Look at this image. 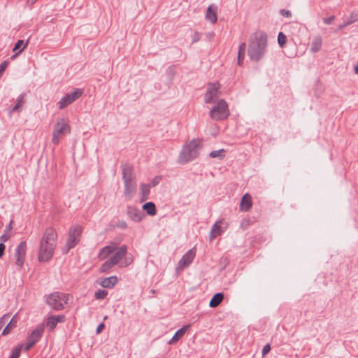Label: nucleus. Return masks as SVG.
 I'll list each match as a JSON object with an SVG mask.
<instances>
[{
  "label": "nucleus",
  "mask_w": 358,
  "mask_h": 358,
  "mask_svg": "<svg viewBox=\"0 0 358 358\" xmlns=\"http://www.w3.org/2000/svg\"><path fill=\"white\" fill-rule=\"evenodd\" d=\"M71 133V127L63 118L59 120L55 125L52 142L54 145H58L60 143L61 137L64 135Z\"/></svg>",
  "instance_id": "obj_7"
},
{
  "label": "nucleus",
  "mask_w": 358,
  "mask_h": 358,
  "mask_svg": "<svg viewBox=\"0 0 358 358\" xmlns=\"http://www.w3.org/2000/svg\"><path fill=\"white\" fill-rule=\"evenodd\" d=\"M127 213L128 217L135 222H141L144 216L141 210L133 206H127Z\"/></svg>",
  "instance_id": "obj_13"
},
{
  "label": "nucleus",
  "mask_w": 358,
  "mask_h": 358,
  "mask_svg": "<svg viewBox=\"0 0 358 358\" xmlns=\"http://www.w3.org/2000/svg\"><path fill=\"white\" fill-rule=\"evenodd\" d=\"M17 318L16 317L15 315H14L11 318V320H10L8 324L3 329L1 334L3 336H6V335L8 334L10 332V331L17 326Z\"/></svg>",
  "instance_id": "obj_28"
},
{
  "label": "nucleus",
  "mask_w": 358,
  "mask_h": 358,
  "mask_svg": "<svg viewBox=\"0 0 358 358\" xmlns=\"http://www.w3.org/2000/svg\"><path fill=\"white\" fill-rule=\"evenodd\" d=\"M350 24L348 23L347 24V21L345 20L342 24H340L339 25V29H343V28H345L348 26H349Z\"/></svg>",
  "instance_id": "obj_52"
},
{
  "label": "nucleus",
  "mask_w": 358,
  "mask_h": 358,
  "mask_svg": "<svg viewBox=\"0 0 358 358\" xmlns=\"http://www.w3.org/2000/svg\"><path fill=\"white\" fill-rule=\"evenodd\" d=\"M36 1H37V0H27V3L30 7H31Z\"/></svg>",
  "instance_id": "obj_51"
},
{
  "label": "nucleus",
  "mask_w": 358,
  "mask_h": 358,
  "mask_svg": "<svg viewBox=\"0 0 358 358\" xmlns=\"http://www.w3.org/2000/svg\"><path fill=\"white\" fill-rule=\"evenodd\" d=\"M347 24L348 23L350 25L355 22L358 21V13L357 12H352L349 17L346 20Z\"/></svg>",
  "instance_id": "obj_34"
},
{
  "label": "nucleus",
  "mask_w": 358,
  "mask_h": 358,
  "mask_svg": "<svg viewBox=\"0 0 358 358\" xmlns=\"http://www.w3.org/2000/svg\"><path fill=\"white\" fill-rule=\"evenodd\" d=\"M322 41L320 36H315L310 45V50L313 52H317L322 48Z\"/></svg>",
  "instance_id": "obj_25"
},
{
  "label": "nucleus",
  "mask_w": 358,
  "mask_h": 358,
  "mask_svg": "<svg viewBox=\"0 0 358 358\" xmlns=\"http://www.w3.org/2000/svg\"><path fill=\"white\" fill-rule=\"evenodd\" d=\"M190 327V324L184 325L182 327H181L180 329H178L173 335L172 338L168 342L169 344H171L174 342L178 341L179 339H180L187 332V331Z\"/></svg>",
  "instance_id": "obj_22"
},
{
  "label": "nucleus",
  "mask_w": 358,
  "mask_h": 358,
  "mask_svg": "<svg viewBox=\"0 0 358 358\" xmlns=\"http://www.w3.org/2000/svg\"><path fill=\"white\" fill-rule=\"evenodd\" d=\"M10 234L4 232L3 234L0 236V243H3L4 244L5 242L10 239Z\"/></svg>",
  "instance_id": "obj_36"
},
{
  "label": "nucleus",
  "mask_w": 358,
  "mask_h": 358,
  "mask_svg": "<svg viewBox=\"0 0 358 358\" xmlns=\"http://www.w3.org/2000/svg\"><path fill=\"white\" fill-rule=\"evenodd\" d=\"M8 65V61H3L0 64V73H3Z\"/></svg>",
  "instance_id": "obj_44"
},
{
  "label": "nucleus",
  "mask_w": 358,
  "mask_h": 358,
  "mask_svg": "<svg viewBox=\"0 0 358 358\" xmlns=\"http://www.w3.org/2000/svg\"><path fill=\"white\" fill-rule=\"evenodd\" d=\"M13 220H11L9 222V224L6 226L5 230H4V232L7 233V234H10L12 229H13Z\"/></svg>",
  "instance_id": "obj_46"
},
{
  "label": "nucleus",
  "mask_w": 358,
  "mask_h": 358,
  "mask_svg": "<svg viewBox=\"0 0 358 358\" xmlns=\"http://www.w3.org/2000/svg\"><path fill=\"white\" fill-rule=\"evenodd\" d=\"M5 249V245L3 243H0V258H1L3 256Z\"/></svg>",
  "instance_id": "obj_49"
},
{
  "label": "nucleus",
  "mask_w": 358,
  "mask_h": 358,
  "mask_svg": "<svg viewBox=\"0 0 358 358\" xmlns=\"http://www.w3.org/2000/svg\"><path fill=\"white\" fill-rule=\"evenodd\" d=\"M27 252V242L25 241H21L15 250V265L18 269L20 270L24 263Z\"/></svg>",
  "instance_id": "obj_10"
},
{
  "label": "nucleus",
  "mask_w": 358,
  "mask_h": 358,
  "mask_svg": "<svg viewBox=\"0 0 358 358\" xmlns=\"http://www.w3.org/2000/svg\"><path fill=\"white\" fill-rule=\"evenodd\" d=\"M44 331L45 325L43 324H38L36 327L28 334L24 350L27 352L33 348L41 340Z\"/></svg>",
  "instance_id": "obj_8"
},
{
  "label": "nucleus",
  "mask_w": 358,
  "mask_h": 358,
  "mask_svg": "<svg viewBox=\"0 0 358 358\" xmlns=\"http://www.w3.org/2000/svg\"><path fill=\"white\" fill-rule=\"evenodd\" d=\"M116 226L120 229H124L127 227V223L124 220H119Z\"/></svg>",
  "instance_id": "obj_39"
},
{
  "label": "nucleus",
  "mask_w": 358,
  "mask_h": 358,
  "mask_svg": "<svg viewBox=\"0 0 358 358\" xmlns=\"http://www.w3.org/2000/svg\"><path fill=\"white\" fill-rule=\"evenodd\" d=\"M201 141L199 138L193 139L182 148L179 156L180 163L186 164L198 157V148Z\"/></svg>",
  "instance_id": "obj_3"
},
{
  "label": "nucleus",
  "mask_w": 358,
  "mask_h": 358,
  "mask_svg": "<svg viewBox=\"0 0 358 358\" xmlns=\"http://www.w3.org/2000/svg\"><path fill=\"white\" fill-rule=\"evenodd\" d=\"M252 205V197L248 193H245L241 201L240 208L241 210L248 211Z\"/></svg>",
  "instance_id": "obj_18"
},
{
  "label": "nucleus",
  "mask_w": 358,
  "mask_h": 358,
  "mask_svg": "<svg viewBox=\"0 0 358 358\" xmlns=\"http://www.w3.org/2000/svg\"><path fill=\"white\" fill-rule=\"evenodd\" d=\"M245 57V54L243 53H238V64L242 65L243 62V59Z\"/></svg>",
  "instance_id": "obj_47"
},
{
  "label": "nucleus",
  "mask_w": 358,
  "mask_h": 358,
  "mask_svg": "<svg viewBox=\"0 0 358 358\" xmlns=\"http://www.w3.org/2000/svg\"><path fill=\"white\" fill-rule=\"evenodd\" d=\"M21 350H22V345H17V346H15L12 350L11 355H10V357H11V358H19V357L20 356Z\"/></svg>",
  "instance_id": "obj_33"
},
{
  "label": "nucleus",
  "mask_w": 358,
  "mask_h": 358,
  "mask_svg": "<svg viewBox=\"0 0 358 358\" xmlns=\"http://www.w3.org/2000/svg\"><path fill=\"white\" fill-rule=\"evenodd\" d=\"M150 192V184H141L140 192H139V200L141 202H143L148 199V196Z\"/></svg>",
  "instance_id": "obj_21"
},
{
  "label": "nucleus",
  "mask_w": 358,
  "mask_h": 358,
  "mask_svg": "<svg viewBox=\"0 0 358 358\" xmlns=\"http://www.w3.org/2000/svg\"><path fill=\"white\" fill-rule=\"evenodd\" d=\"M221 222H222L221 221H217L213 225L211 230H210V239L211 241L222 234V230L221 229V226L219 224Z\"/></svg>",
  "instance_id": "obj_23"
},
{
  "label": "nucleus",
  "mask_w": 358,
  "mask_h": 358,
  "mask_svg": "<svg viewBox=\"0 0 358 358\" xmlns=\"http://www.w3.org/2000/svg\"><path fill=\"white\" fill-rule=\"evenodd\" d=\"M355 73H358V64L355 67Z\"/></svg>",
  "instance_id": "obj_54"
},
{
  "label": "nucleus",
  "mask_w": 358,
  "mask_h": 358,
  "mask_svg": "<svg viewBox=\"0 0 358 358\" xmlns=\"http://www.w3.org/2000/svg\"><path fill=\"white\" fill-rule=\"evenodd\" d=\"M57 233L55 228L50 227L45 229L41 241L38 252V260L46 262L54 255L57 246Z\"/></svg>",
  "instance_id": "obj_1"
},
{
  "label": "nucleus",
  "mask_w": 358,
  "mask_h": 358,
  "mask_svg": "<svg viewBox=\"0 0 358 358\" xmlns=\"http://www.w3.org/2000/svg\"><path fill=\"white\" fill-rule=\"evenodd\" d=\"M224 299V294L222 292H218L215 294L212 299L210 301L209 306L210 308H215L218 306Z\"/></svg>",
  "instance_id": "obj_24"
},
{
  "label": "nucleus",
  "mask_w": 358,
  "mask_h": 358,
  "mask_svg": "<svg viewBox=\"0 0 358 358\" xmlns=\"http://www.w3.org/2000/svg\"><path fill=\"white\" fill-rule=\"evenodd\" d=\"M83 94V90L80 88L74 89L71 92L66 94L58 102L59 109H63L71 103L78 99Z\"/></svg>",
  "instance_id": "obj_9"
},
{
  "label": "nucleus",
  "mask_w": 358,
  "mask_h": 358,
  "mask_svg": "<svg viewBox=\"0 0 358 358\" xmlns=\"http://www.w3.org/2000/svg\"><path fill=\"white\" fill-rule=\"evenodd\" d=\"M280 15L285 16L287 17H290L292 16V13L289 10L285 9H281L280 10Z\"/></svg>",
  "instance_id": "obj_42"
},
{
  "label": "nucleus",
  "mask_w": 358,
  "mask_h": 358,
  "mask_svg": "<svg viewBox=\"0 0 358 358\" xmlns=\"http://www.w3.org/2000/svg\"><path fill=\"white\" fill-rule=\"evenodd\" d=\"M66 317L64 315H50L47 318L46 326L49 328V331L55 329L58 323L64 322Z\"/></svg>",
  "instance_id": "obj_14"
},
{
  "label": "nucleus",
  "mask_w": 358,
  "mask_h": 358,
  "mask_svg": "<svg viewBox=\"0 0 358 358\" xmlns=\"http://www.w3.org/2000/svg\"><path fill=\"white\" fill-rule=\"evenodd\" d=\"M287 37L282 32H279L278 35V43L280 47H283L286 43Z\"/></svg>",
  "instance_id": "obj_35"
},
{
  "label": "nucleus",
  "mask_w": 358,
  "mask_h": 358,
  "mask_svg": "<svg viewBox=\"0 0 358 358\" xmlns=\"http://www.w3.org/2000/svg\"><path fill=\"white\" fill-rule=\"evenodd\" d=\"M201 38V36H200V34L197 31H194V34L192 36V43H196L198 42Z\"/></svg>",
  "instance_id": "obj_40"
},
{
  "label": "nucleus",
  "mask_w": 358,
  "mask_h": 358,
  "mask_svg": "<svg viewBox=\"0 0 358 358\" xmlns=\"http://www.w3.org/2000/svg\"><path fill=\"white\" fill-rule=\"evenodd\" d=\"M206 19L213 24L215 23L217 20L216 8L213 9L212 6H208L206 14Z\"/></svg>",
  "instance_id": "obj_29"
},
{
  "label": "nucleus",
  "mask_w": 358,
  "mask_h": 358,
  "mask_svg": "<svg viewBox=\"0 0 358 358\" xmlns=\"http://www.w3.org/2000/svg\"><path fill=\"white\" fill-rule=\"evenodd\" d=\"M108 295V291L105 289H98L95 294L94 297L97 300L103 299Z\"/></svg>",
  "instance_id": "obj_32"
},
{
  "label": "nucleus",
  "mask_w": 358,
  "mask_h": 358,
  "mask_svg": "<svg viewBox=\"0 0 358 358\" xmlns=\"http://www.w3.org/2000/svg\"><path fill=\"white\" fill-rule=\"evenodd\" d=\"M245 49H246V44H245V42L241 43L239 45L238 53H243V54H245Z\"/></svg>",
  "instance_id": "obj_43"
},
{
  "label": "nucleus",
  "mask_w": 358,
  "mask_h": 358,
  "mask_svg": "<svg viewBox=\"0 0 358 358\" xmlns=\"http://www.w3.org/2000/svg\"><path fill=\"white\" fill-rule=\"evenodd\" d=\"M83 231V227L80 224H76L69 228L66 241V253L79 243L82 237Z\"/></svg>",
  "instance_id": "obj_6"
},
{
  "label": "nucleus",
  "mask_w": 358,
  "mask_h": 358,
  "mask_svg": "<svg viewBox=\"0 0 358 358\" xmlns=\"http://www.w3.org/2000/svg\"><path fill=\"white\" fill-rule=\"evenodd\" d=\"M127 246L122 245L119 248L118 250L110 257V259L117 264L126 255Z\"/></svg>",
  "instance_id": "obj_17"
},
{
  "label": "nucleus",
  "mask_w": 358,
  "mask_h": 358,
  "mask_svg": "<svg viewBox=\"0 0 358 358\" xmlns=\"http://www.w3.org/2000/svg\"><path fill=\"white\" fill-rule=\"evenodd\" d=\"M176 66L172 65L168 68V73L171 77H173L175 75Z\"/></svg>",
  "instance_id": "obj_45"
},
{
  "label": "nucleus",
  "mask_w": 358,
  "mask_h": 358,
  "mask_svg": "<svg viewBox=\"0 0 358 358\" xmlns=\"http://www.w3.org/2000/svg\"><path fill=\"white\" fill-rule=\"evenodd\" d=\"M122 171V180L124 182L134 181L135 176L134 174V168L131 165L127 163L121 166Z\"/></svg>",
  "instance_id": "obj_15"
},
{
  "label": "nucleus",
  "mask_w": 358,
  "mask_h": 358,
  "mask_svg": "<svg viewBox=\"0 0 358 358\" xmlns=\"http://www.w3.org/2000/svg\"><path fill=\"white\" fill-rule=\"evenodd\" d=\"M10 358H11V357H10Z\"/></svg>",
  "instance_id": "obj_55"
},
{
  "label": "nucleus",
  "mask_w": 358,
  "mask_h": 358,
  "mask_svg": "<svg viewBox=\"0 0 358 358\" xmlns=\"http://www.w3.org/2000/svg\"><path fill=\"white\" fill-rule=\"evenodd\" d=\"M68 301L69 295L60 292H55L48 294L46 297L47 304L52 309L57 311L64 309Z\"/></svg>",
  "instance_id": "obj_4"
},
{
  "label": "nucleus",
  "mask_w": 358,
  "mask_h": 358,
  "mask_svg": "<svg viewBox=\"0 0 358 358\" xmlns=\"http://www.w3.org/2000/svg\"><path fill=\"white\" fill-rule=\"evenodd\" d=\"M161 180H162V176H155L151 181L150 187L151 186L155 187V186L157 185L159 183Z\"/></svg>",
  "instance_id": "obj_38"
},
{
  "label": "nucleus",
  "mask_w": 358,
  "mask_h": 358,
  "mask_svg": "<svg viewBox=\"0 0 358 358\" xmlns=\"http://www.w3.org/2000/svg\"><path fill=\"white\" fill-rule=\"evenodd\" d=\"M104 327H105V325L103 322L100 323L96 328V334H100L103 331Z\"/></svg>",
  "instance_id": "obj_50"
},
{
  "label": "nucleus",
  "mask_w": 358,
  "mask_h": 358,
  "mask_svg": "<svg viewBox=\"0 0 358 358\" xmlns=\"http://www.w3.org/2000/svg\"><path fill=\"white\" fill-rule=\"evenodd\" d=\"M24 94H20L17 99V103L16 104L13 106L12 110L13 111H15V110H17L20 108H22L24 103Z\"/></svg>",
  "instance_id": "obj_31"
},
{
  "label": "nucleus",
  "mask_w": 358,
  "mask_h": 358,
  "mask_svg": "<svg viewBox=\"0 0 358 358\" xmlns=\"http://www.w3.org/2000/svg\"><path fill=\"white\" fill-rule=\"evenodd\" d=\"M220 88V84L218 82L209 83L205 93L204 101L206 103H210L213 100L217 97Z\"/></svg>",
  "instance_id": "obj_11"
},
{
  "label": "nucleus",
  "mask_w": 358,
  "mask_h": 358,
  "mask_svg": "<svg viewBox=\"0 0 358 358\" xmlns=\"http://www.w3.org/2000/svg\"><path fill=\"white\" fill-rule=\"evenodd\" d=\"M115 265H116V264L110 258L101 265L99 272L107 273Z\"/></svg>",
  "instance_id": "obj_30"
},
{
  "label": "nucleus",
  "mask_w": 358,
  "mask_h": 358,
  "mask_svg": "<svg viewBox=\"0 0 358 358\" xmlns=\"http://www.w3.org/2000/svg\"><path fill=\"white\" fill-rule=\"evenodd\" d=\"M28 45V41L24 43V41L18 40L15 43L14 48H13V52H16V53L11 57V59H13L20 54Z\"/></svg>",
  "instance_id": "obj_27"
},
{
  "label": "nucleus",
  "mask_w": 358,
  "mask_h": 358,
  "mask_svg": "<svg viewBox=\"0 0 358 358\" xmlns=\"http://www.w3.org/2000/svg\"><path fill=\"white\" fill-rule=\"evenodd\" d=\"M124 195L130 199L136 192V183L134 181L124 182Z\"/></svg>",
  "instance_id": "obj_19"
},
{
  "label": "nucleus",
  "mask_w": 358,
  "mask_h": 358,
  "mask_svg": "<svg viewBox=\"0 0 358 358\" xmlns=\"http://www.w3.org/2000/svg\"><path fill=\"white\" fill-rule=\"evenodd\" d=\"M267 47V35L263 32H255L251 35L249 41L248 53L250 59L259 62L266 53Z\"/></svg>",
  "instance_id": "obj_2"
},
{
  "label": "nucleus",
  "mask_w": 358,
  "mask_h": 358,
  "mask_svg": "<svg viewBox=\"0 0 358 358\" xmlns=\"http://www.w3.org/2000/svg\"><path fill=\"white\" fill-rule=\"evenodd\" d=\"M271 350V345L270 344L267 343L265 345L262 349V355L265 356L266 354H268Z\"/></svg>",
  "instance_id": "obj_41"
},
{
  "label": "nucleus",
  "mask_w": 358,
  "mask_h": 358,
  "mask_svg": "<svg viewBox=\"0 0 358 358\" xmlns=\"http://www.w3.org/2000/svg\"><path fill=\"white\" fill-rule=\"evenodd\" d=\"M350 24L348 23L347 24V21L345 20L342 24H340L339 25V29H343V28H345L348 26H349Z\"/></svg>",
  "instance_id": "obj_53"
},
{
  "label": "nucleus",
  "mask_w": 358,
  "mask_h": 358,
  "mask_svg": "<svg viewBox=\"0 0 358 358\" xmlns=\"http://www.w3.org/2000/svg\"><path fill=\"white\" fill-rule=\"evenodd\" d=\"M118 282V278L113 275L103 279L99 285L103 288L111 289Z\"/></svg>",
  "instance_id": "obj_20"
},
{
  "label": "nucleus",
  "mask_w": 358,
  "mask_h": 358,
  "mask_svg": "<svg viewBox=\"0 0 358 358\" xmlns=\"http://www.w3.org/2000/svg\"><path fill=\"white\" fill-rule=\"evenodd\" d=\"M334 16L332 15L329 17L324 18L323 22L326 24H331L332 23V21L334 20Z\"/></svg>",
  "instance_id": "obj_48"
},
{
  "label": "nucleus",
  "mask_w": 358,
  "mask_h": 358,
  "mask_svg": "<svg viewBox=\"0 0 358 358\" xmlns=\"http://www.w3.org/2000/svg\"><path fill=\"white\" fill-rule=\"evenodd\" d=\"M224 152V150L223 149H221V150H215V151H212L210 153V157H212V158H215V157H220L221 156V153Z\"/></svg>",
  "instance_id": "obj_37"
},
{
  "label": "nucleus",
  "mask_w": 358,
  "mask_h": 358,
  "mask_svg": "<svg viewBox=\"0 0 358 358\" xmlns=\"http://www.w3.org/2000/svg\"><path fill=\"white\" fill-rule=\"evenodd\" d=\"M142 208L148 215L154 216L157 213L155 204L152 201L144 203Z\"/></svg>",
  "instance_id": "obj_26"
},
{
  "label": "nucleus",
  "mask_w": 358,
  "mask_h": 358,
  "mask_svg": "<svg viewBox=\"0 0 358 358\" xmlns=\"http://www.w3.org/2000/svg\"><path fill=\"white\" fill-rule=\"evenodd\" d=\"M230 114L228 104L224 99H219L215 106L210 110V117L216 121L227 119Z\"/></svg>",
  "instance_id": "obj_5"
},
{
  "label": "nucleus",
  "mask_w": 358,
  "mask_h": 358,
  "mask_svg": "<svg viewBox=\"0 0 358 358\" xmlns=\"http://www.w3.org/2000/svg\"><path fill=\"white\" fill-rule=\"evenodd\" d=\"M196 252V247H194L189 250L179 261L178 269L183 270L184 268L188 267L195 258Z\"/></svg>",
  "instance_id": "obj_12"
},
{
  "label": "nucleus",
  "mask_w": 358,
  "mask_h": 358,
  "mask_svg": "<svg viewBox=\"0 0 358 358\" xmlns=\"http://www.w3.org/2000/svg\"><path fill=\"white\" fill-rule=\"evenodd\" d=\"M117 247L115 243H112L110 245H107L101 249L99 252L98 257L99 259H106L110 254L114 252L116 250Z\"/></svg>",
  "instance_id": "obj_16"
}]
</instances>
